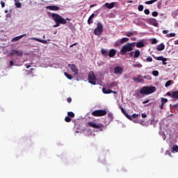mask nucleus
Returning a JSON list of instances; mask_svg holds the SVG:
<instances>
[{"label": "nucleus", "mask_w": 178, "mask_h": 178, "mask_svg": "<svg viewBox=\"0 0 178 178\" xmlns=\"http://www.w3.org/2000/svg\"><path fill=\"white\" fill-rule=\"evenodd\" d=\"M31 40H33L34 41H38V42H42V44H48V41L39 39L38 38H31Z\"/></svg>", "instance_id": "4468645a"}, {"label": "nucleus", "mask_w": 178, "mask_h": 178, "mask_svg": "<svg viewBox=\"0 0 178 178\" xmlns=\"http://www.w3.org/2000/svg\"><path fill=\"white\" fill-rule=\"evenodd\" d=\"M101 54L103 55V56H108V50L105 49H101Z\"/></svg>", "instance_id": "a878e982"}, {"label": "nucleus", "mask_w": 178, "mask_h": 178, "mask_svg": "<svg viewBox=\"0 0 178 178\" xmlns=\"http://www.w3.org/2000/svg\"><path fill=\"white\" fill-rule=\"evenodd\" d=\"M67 115L69 118H74V113L70 111L67 113Z\"/></svg>", "instance_id": "c9c22d12"}, {"label": "nucleus", "mask_w": 178, "mask_h": 178, "mask_svg": "<svg viewBox=\"0 0 178 178\" xmlns=\"http://www.w3.org/2000/svg\"><path fill=\"white\" fill-rule=\"evenodd\" d=\"M88 124L89 127H92V129H99V131H104V127H105L102 123L96 124L95 122H88Z\"/></svg>", "instance_id": "423d86ee"}, {"label": "nucleus", "mask_w": 178, "mask_h": 178, "mask_svg": "<svg viewBox=\"0 0 178 178\" xmlns=\"http://www.w3.org/2000/svg\"><path fill=\"white\" fill-rule=\"evenodd\" d=\"M131 118H132V120H136V122L135 123H138V120H135V119H138V118H140V114L134 113Z\"/></svg>", "instance_id": "5701e85b"}, {"label": "nucleus", "mask_w": 178, "mask_h": 178, "mask_svg": "<svg viewBox=\"0 0 178 178\" xmlns=\"http://www.w3.org/2000/svg\"><path fill=\"white\" fill-rule=\"evenodd\" d=\"M168 33H169V31H168V30L163 31V34H168Z\"/></svg>", "instance_id": "13d9d810"}, {"label": "nucleus", "mask_w": 178, "mask_h": 178, "mask_svg": "<svg viewBox=\"0 0 178 178\" xmlns=\"http://www.w3.org/2000/svg\"><path fill=\"white\" fill-rule=\"evenodd\" d=\"M152 74L153 76H159V72H158V70H154L152 72Z\"/></svg>", "instance_id": "ea45409f"}, {"label": "nucleus", "mask_w": 178, "mask_h": 178, "mask_svg": "<svg viewBox=\"0 0 178 178\" xmlns=\"http://www.w3.org/2000/svg\"><path fill=\"white\" fill-rule=\"evenodd\" d=\"M172 98L174 99H178V90L172 92Z\"/></svg>", "instance_id": "b1692460"}, {"label": "nucleus", "mask_w": 178, "mask_h": 178, "mask_svg": "<svg viewBox=\"0 0 178 178\" xmlns=\"http://www.w3.org/2000/svg\"><path fill=\"white\" fill-rule=\"evenodd\" d=\"M153 58H154V59H156V60H163V59H165V58H163V56H159V57L153 56Z\"/></svg>", "instance_id": "7c9ffc66"}, {"label": "nucleus", "mask_w": 178, "mask_h": 178, "mask_svg": "<svg viewBox=\"0 0 178 178\" xmlns=\"http://www.w3.org/2000/svg\"><path fill=\"white\" fill-rule=\"evenodd\" d=\"M157 51H163L165 49V44L163 43H161L156 47Z\"/></svg>", "instance_id": "aec40b11"}, {"label": "nucleus", "mask_w": 178, "mask_h": 178, "mask_svg": "<svg viewBox=\"0 0 178 178\" xmlns=\"http://www.w3.org/2000/svg\"><path fill=\"white\" fill-rule=\"evenodd\" d=\"M142 118H143V119H145V118H147V114L143 113V114H142Z\"/></svg>", "instance_id": "bf43d9fd"}, {"label": "nucleus", "mask_w": 178, "mask_h": 178, "mask_svg": "<svg viewBox=\"0 0 178 178\" xmlns=\"http://www.w3.org/2000/svg\"><path fill=\"white\" fill-rule=\"evenodd\" d=\"M120 109L121 110L123 115H124V116H126L129 119V120H131L132 122H134V123H137V121L133 120L131 115H129L127 112H126V110H124V108L122 106H120Z\"/></svg>", "instance_id": "6e6552de"}, {"label": "nucleus", "mask_w": 178, "mask_h": 178, "mask_svg": "<svg viewBox=\"0 0 178 178\" xmlns=\"http://www.w3.org/2000/svg\"><path fill=\"white\" fill-rule=\"evenodd\" d=\"M16 8H22V3L20 2L15 3Z\"/></svg>", "instance_id": "c03bdc74"}, {"label": "nucleus", "mask_w": 178, "mask_h": 178, "mask_svg": "<svg viewBox=\"0 0 178 178\" xmlns=\"http://www.w3.org/2000/svg\"><path fill=\"white\" fill-rule=\"evenodd\" d=\"M133 51V48L131 47V44H129V43L125 44L120 50L121 55H126L127 52H131Z\"/></svg>", "instance_id": "39448f33"}, {"label": "nucleus", "mask_w": 178, "mask_h": 178, "mask_svg": "<svg viewBox=\"0 0 178 178\" xmlns=\"http://www.w3.org/2000/svg\"><path fill=\"white\" fill-rule=\"evenodd\" d=\"M128 44H131V47L132 51H133V48H134L136 47V43L135 42L128 43Z\"/></svg>", "instance_id": "3c124183"}, {"label": "nucleus", "mask_w": 178, "mask_h": 178, "mask_svg": "<svg viewBox=\"0 0 178 178\" xmlns=\"http://www.w3.org/2000/svg\"><path fill=\"white\" fill-rule=\"evenodd\" d=\"M161 5H162V3L161 1H159L158 4H157V7L159 9H161Z\"/></svg>", "instance_id": "864d4df0"}, {"label": "nucleus", "mask_w": 178, "mask_h": 178, "mask_svg": "<svg viewBox=\"0 0 178 178\" xmlns=\"http://www.w3.org/2000/svg\"><path fill=\"white\" fill-rule=\"evenodd\" d=\"M165 154H168L170 156H172V154H171L170 152H169V151H167V152H165Z\"/></svg>", "instance_id": "0e129e2a"}, {"label": "nucleus", "mask_w": 178, "mask_h": 178, "mask_svg": "<svg viewBox=\"0 0 178 178\" xmlns=\"http://www.w3.org/2000/svg\"><path fill=\"white\" fill-rule=\"evenodd\" d=\"M172 83H173V81L172 80H169L165 83V87L166 88L170 87V86H172Z\"/></svg>", "instance_id": "cd10ccee"}, {"label": "nucleus", "mask_w": 178, "mask_h": 178, "mask_svg": "<svg viewBox=\"0 0 178 178\" xmlns=\"http://www.w3.org/2000/svg\"><path fill=\"white\" fill-rule=\"evenodd\" d=\"M141 77V75H138V77L133 78L134 81L136 83H144V79H140Z\"/></svg>", "instance_id": "2eb2a0df"}, {"label": "nucleus", "mask_w": 178, "mask_h": 178, "mask_svg": "<svg viewBox=\"0 0 178 178\" xmlns=\"http://www.w3.org/2000/svg\"><path fill=\"white\" fill-rule=\"evenodd\" d=\"M167 37H176V33H171L169 35H167Z\"/></svg>", "instance_id": "de8ad7c7"}, {"label": "nucleus", "mask_w": 178, "mask_h": 178, "mask_svg": "<svg viewBox=\"0 0 178 178\" xmlns=\"http://www.w3.org/2000/svg\"><path fill=\"white\" fill-rule=\"evenodd\" d=\"M116 86H118L116 82H112L109 84V88H113V87H116Z\"/></svg>", "instance_id": "473e14b6"}, {"label": "nucleus", "mask_w": 178, "mask_h": 178, "mask_svg": "<svg viewBox=\"0 0 178 178\" xmlns=\"http://www.w3.org/2000/svg\"><path fill=\"white\" fill-rule=\"evenodd\" d=\"M149 22L154 27H158V21L155 18H150Z\"/></svg>", "instance_id": "ddd939ff"}, {"label": "nucleus", "mask_w": 178, "mask_h": 178, "mask_svg": "<svg viewBox=\"0 0 178 178\" xmlns=\"http://www.w3.org/2000/svg\"><path fill=\"white\" fill-rule=\"evenodd\" d=\"M26 34L24 33V34L21 35L19 36H17V37H15L13 39V41H19V40H22V38H23V37H26Z\"/></svg>", "instance_id": "4be33fe9"}, {"label": "nucleus", "mask_w": 178, "mask_h": 178, "mask_svg": "<svg viewBox=\"0 0 178 178\" xmlns=\"http://www.w3.org/2000/svg\"><path fill=\"white\" fill-rule=\"evenodd\" d=\"M67 101L69 104H70V102H72V97H68Z\"/></svg>", "instance_id": "4d7b16f0"}, {"label": "nucleus", "mask_w": 178, "mask_h": 178, "mask_svg": "<svg viewBox=\"0 0 178 178\" xmlns=\"http://www.w3.org/2000/svg\"><path fill=\"white\" fill-rule=\"evenodd\" d=\"M156 91V87L155 86H144L143 87L139 92L144 95H149Z\"/></svg>", "instance_id": "f03ea898"}, {"label": "nucleus", "mask_w": 178, "mask_h": 178, "mask_svg": "<svg viewBox=\"0 0 178 178\" xmlns=\"http://www.w3.org/2000/svg\"><path fill=\"white\" fill-rule=\"evenodd\" d=\"M123 73V67L117 66L114 68V74H122Z\"/></svg>", "instance_id": "9b49d317"}, {"label": "nucleus", "mask_w": 178, "mask_h": 178, "mask_svg": "<svg viewBox=\"0 0 178 178\" xmlns=\"http://www.w3.org/2000/svg\"><path fill=\"white\" fill-rule=\"evenodd\" d=\"M134 67H143V65L138 63V64H134Z\"/></svg>", "instance_id": "37998d69"}, {"label": "nucleus", "mask_w": 178, "mask_h": 178, "mask_svg": "<svg viewBox=\"0 0 178 178\" xmlns=\"http://www.w3.org/2000/svg\"><path fill=\"white\" fill-rule=\"evenodd\" d=\"M1 8H5V2L1 1Z\"/></svg>", "instance_id": "6e6d98bb"}, {"label": "nucleus", "mask_w": 178, "mask_h": 178, "mask_svg": "<svg viewBox=\"0 0 178 178\" xmlns=\"http://www.w3.org/2000/svg\"><path fill=\"white\" fill-rule=\"evenodd\" d=\"M108 118H109L110 122H112L113 120V114H112V113H108Z\"/></svg>", "instance_id": "2f4dec72"}, {"label": "nucleus", "mask_w": 178, "mask_h": 178, "mask_svg": "<svg viewBox=\"0 0 178 178\" xmlns=\"http://www.w3.org/2000/svg\"><path fill=\"white\" fill-rule=\"evenodd\" d=\"M166 102H168V99L162 97L161 98V104H162V105H165V104H166Z\"/></svg>", "instance_id": "e433bc0d"}, {"label": "nucleus", "mask_w": 178, "mask_h": 178, "mask_svg": "<svg viewBox=\"0 0 178 178\" xmlns=\"http://www.w3.org/2000/svg\"><path fill=\"white\" fill-rule=\"evenodd\" d=\"M158 40L155 38L152 39V44H157Z\"/></svg>", "instance_id": "09e8293b"}, {"label": "nucleus", "mask_w": 178, "mask_h": 178, "mask_svg": "<svg viewBox=\"0 0 178 178\" xmlns=\"http://www.w3.org/2000/svg\"><path fill=\"white\" fill-rule=\"evenodd\" d=\"M102 92H104V94H112V90L111 89H106L105 88H102Z\"/></svg>", "instance_id": "393cba45"}, {"label": "nucleus", "mask_w": 178, "mask_h": 178, "mask_svg": "<svg viewBox=\"0 0 178 178\" xmlns=\"http://www.w3.org/2000/svg\"><path fill=\"white\" fill-rule=\"evenodd\" d=\"M10 55V56H13V55H17V56H23V51L21 50L13 49Z\"/></svg>", "instance_id": "9d476101"}, {"label": "nucleus", "mask_w": 178, "mask_h": 178, "mask_svg": "<svg viewBox=\"0 0 178 178\" xmlns=\"http://www.w3.org/2000/svg\"><path fill=\"white\" fill-rule=\"evenodd\" d=\"M148 102H149V99H147L145 101H143V104H148Z\"/></svg>", "instance_id": "052dcab7"}, {"label": "nucleus", "mask_w": 178, "mask_h": 178, "mask_svg": "<svg viewBox=\"0 0 178 178\" xmlns=\"http://www.w3.org/2000/svg\"><path fill=\"white\" fill-rule=\"evenodd\" d=\"M144 13H145V15H149V9H145L144 10Z\"/></svg>", "instance_id": "603ef678"}, {"label": "nucleus", "mask_w": 178, "mask_h": 178, "mask_svg": "<svg viewBox=\"0 0 178 178\" xmlns=\"http://www.w3.org/2000/svg\"><path fill=\"white\" fill-rule=\"evenodd\" d=\"M64 74L69 80H72V79H73V76L67 72H65Z\"/></svg>", "instance_id": "bb28decb"}, {"label": "nucleus", "mask_w": 178, "mask_h": 178, "mask_svg": "<svg viewBox=\"0 0 178 178\" xmlns=\"http://www.w3.org/2000/svg\"><path fill=\"white\" fill-rule=\"evenodd\" d=\"M51 17L56 23L54 27H59L60 24H66V23H67V21L58 14L52 13Z\"/></svg>", "instance_id": "f257e3e1"}, {"label": "nucleus", "mask_w": 178, "mask_h": 178, "mask_svg": "<svg viewBox=\"0 0 178 178\" xmlns=\"http://www.w3.org/2000/svg\"><path fill=\"white\" fill-rule=\"evenodd\" d=\"M74 45H77V43H74V44H71V45L70 46V48H72V47H74Z\"/></svg>", "instance_id": "69168bd1"}, {"label": "nucleus", "mask_w": 178, "mask_h": 178, "mask_svg": "<svg viewBox=\"0 0 178 178\" xmlns=\"http://www.w3.org/2000/svg\"><path fill=\"white\" fill-rule=\"evenodd\" d=\"M129 56H130L131 58H133V56L134 57V51H131L128 54Z\"/></svg>", "instance_id": "49530a36"}, {"label": "nucleus", "mask_w": 178, "mask_h": 178, "mask_svg": "<svg viewBox=\"0 0 178 178\" xmlns=\"http://www.w3.org/2000/svg\"><path fill=\"white\" fill-rule=\"evenodd\" d=\"M140 55H141V52H140V50L136 49V50H135V51H134V58L135 59L140 58Z\"/></svg>", "instance_id": "f3484780"}, {"label": "nucleus", "mask_w": 178, "mask_h": 178, "mask_svg": "<svg viewBox=\"0 0 178 178\" xmlns=\"http://www.w3.org/2000/svg\"><path fill=\"white\" fill-rule=\"evenodd\" d=\"M125 35L127 37H132V35H134V33H133V32H127L125 33Z\"/></svg>", "instance_id": "f704fd0d"}, {"label": "nucleus", "mask_w": 178, "mask_h": 178, "mask_svg": "<svg viewBox=\"0 0 178 178\" xmlns=\"http://www.w3.org/2000/svg\"><path fill=\"white\" fill-rule=\"evenodd\" d=\"M65 120L67 122V123H70V122H72V118H70L69 116H67L65 117Z\"/></svg>", "instance_id": "4c0bfd02"}, {"label": "nucleus", "mask_w": 178, "mask_h": 178, "mask_svg": "<svg viewBox=\"0 0 178 178\" xmlns=\"http://www.w3.org/2000/svg\"><path fill=\"white\" fill-rule=\"evenodd\" d=\"M116 54H118V50L115 49H111L109 50L108 56L109 58H114Z\"/></svg>", "instance_id": "f8f14e48"}, {"label": "nucleus", "mask_w": 178, "mask_h": 178, "mask_svg": "<svg viewBox=\"0 0 178 178\" xmlns=\"http://www.w3.org/2000/svg\"><path fill=\"white\" fill-rule=\"evenodd\" d=\"M95 17V14L92 13L88 19V24H92L94 23V21H92V18Z\"/></svg>", "instance_id": "6ab92c4d"}, {"label": "nucleus", "mask_w": 178, "mask_h": 178, "mask_svg": "<svg viewBox=\"0 0 178 178\" xmlns=\"http://www.w3.org/2000/svg\"><path fill=\"white\" fill-rule=\"evenodd\" d=\"M138 10H139V12H143V10H144V6L143 5L138 6Z\"/></svg>", "instance_id": "58836bf2"}, {"label": "nucleus", "mask_w": 178, "mask_h": 178, "mask_svg": "<svg viewBox=\"0 0 178 178\" xmlns=\"http://www.w3.org/2000/svg\"><path fill=\"white\" fill-rule=\"evenodd\" d=\"M166 60H168V58H165L162 61V64L164 65H168V63H166Z\"/></svg>", "instance_id": "a18cd8bd"}, {"label": "nucleus", "mask_w": 178, "mask_h": 178, "mask_svg": "<svg viewBox=\"0 0 178 178\" xmlns=\"http://www.w3.org/2000/svg\"><path fill=\"white\" fill-rule=\"evenodd\" d=\"M10 67L13 66V61H12V60L10 61Z\"/></svg>", "instance_id": "338daca9"}, {"label": "nucleus", "mask_w": 178, "mask_h": 178, "mask_svg": "<svg viewBox=\"0 0 178 178\" xmlns=\"http://www.w3.org/2000/svg\"><path fill=\"white\" fill-rule=\"evenodd\" d=\"M129 41L128 38H123L120 40V44H124V42H127Z\"/></svg>", "instance_id": "c85d7f7f"}, {"label": "nucleus", "mask_w": 178, "mask_h": 178, "mask_svg": "<svg viewBox=\"0 0 178 178\" xmlns=\"http://www.w3.org/2000/svg\"><path fill=\"white\" fill-rule=\"evenodd\" d=\"M68 67L71 69L72 72H74V74H79V68L74 64H68Z\"/></svg>", "instance_id": "1a4fd4ad"}, {"label": "nucleus", "mask_w": 178, "mask_h": 178, "mask_svg": "<svg viewBox=\"0 0 178 178\" xmlns=\"http://www.w3.org/2000/svg\"><path fill=\"white\" fill-rule=\"evenodd\" d=\"M136 46L137 48H144V47H145V44H144L143 42L140 41V42H138Z\"/></svg>", "instance_id": "412c9836"}, {"label": "nucleus", "mask_w": 178, "mask_h": 178, "mask_svg": "<svg viewBox=\"0 0 178 178\" xmlns=\"http://www.w3.org/2000/svg\"><path fill=\"white\" fill-rule=\"evenodd\" d=\"M143 79H145L146 80H152V77H151L150 75H145L143 76Z\"/></svg>", "instance_id": "79ce46f5"}, {"label": "nucleus", "mask_w": 178, "mask_h": 178, "mask_svg": "<svg viewBox=\"0 0 178 178\" xmlns=\"http://www.w3.org/2000/svg\"><path fill=\"white\" fill-rule=\"evenodd\" d=\"M46 8L49 10H59V8L56 6H48Z\"/></svg>", "instance_id": "a211bd4d"}, {"label": "nucleus", "mask_w": 178, "mask_h": 178, "mask_svg": "<svg viewBox=\"0 0 178 178\" xmlns=\"http://www.w3.org/2000/svg\"><path fill=\"white\" fill-rule=\"evenodd\" d=\"M88 83H90V84H92V86H95L97 84V76H95L94 72H89L88 75Z\"/></svg>", "instance_id": "7ed1b4c3"}, {"label": "nucleus", "mask_w": 178, "mask_h": 178, "mask_svg": "<svg viewBox=\"0 0 178 178\" xmlns=\"http://www.w3.org/2000/svg\"><path fill=\"white\" fill-rule=\"evenodd\" d=\"M177 106H178V104L175 105V108H177Z\"/></svg>", "instance_id": "774afa93"}, {"label": "nucleus", "mask_w": 178, "mask_h": 178, "mask_svg": "<svg viewBox=\"0 0 178 178\" xmlns=\"http://www.w3.org/2000/svg\"><path fill=\"white\" fill-rule=\"evenodd\" d=\"M144 62H152V57L148 56Z\"/></svg>", "instance_id": "a19ab883"}, {"label": "nucleus", "mask_w": 178, "mask_h": 178, "mask_svg": "<svg viewBox=\"0 0 178 178\" xmlns=\"http://www.w3.org/2000/svg\"><path fill=\"white\" fill-rule=\"evenodd\" d=\"M152 15L154 17H156V16H158V12L154 11L152 13Z\"/></svg>", "instance_id": "8fccbe9b"}, {"label": "nucleus", "mask_w": 178, "mask_h": 178, "mask_svg": "<svg viewBox=\"0 0 178 178\" xmlns=\"http://www.w3.org/2000/svg\"><path fill=\"white\" fill-rule=\"evenodd\" d=\"M172 151H173V152H178V145H173Z\"/></svg>", "instance_id": "72a5a7b5"}, {"label": "nucleus", "mask_w": 178, "mask_h": 178, "mask_svg": "<svg viewBox=\"0 0 178 178\" xmlns=\"http://www.w3.org/2000/svg\"><path fill=\"white\" fill-rule=\"evenodd\" d=\"M104 33V24L101 22L97 24V27L94 30L95 35H101Z\"/></svg>", "instance_id": "20e7f679"}, {"label": "nucleus", "mask_w": 178, "mask_h": 178, "mask_svg": "<svg viewBox=\"0 0 178 178\" xmlns=\"http://www.w3.org/2000/svg\"><path fill=\"white\" fill-rule=\"evenodd\" d=\"M25 66H26V69H30V67H31V65H27V64H26Z\"/></svg>", "instance_id": "680f3d73"}, {"label": "nucleus", "mask_w": 178, "mask_h": 178, "mask_svg": "<svg viewBox=\"0 0 178 178\" xmlns=\"http://www.w3.org/2000/svg\"><path fill=\"white\" fill-rule=\"evenodd\" d=\"M140 124H141V126H145V121H140Z\"/></svg>", "instance_id": "5fc2aeb1"}, {"label": "nucleus", "mask_w": 178, "mask_h": 178, "mask_svg": "<svg viewBox=\"0 0 178 178\" xmlns=\"http://www.w3.org/2000/svg\"><path fill=\"white\" fill-rule=\"evenodd\" d=\"M154 2H156V0L147 1H145V3L146 5H152V3H154Z\"/></svg>", "instance_id": "c756f323"}, {"label": "nucleus", "mask_w": 178, "mask_h": 178, "mask_svg": "<svg viewBox=\"0 0 178 178\" xmlns=\"http://www.w3.org/2000/svg\"><path fill=\"white\" fill-rule=\"evenodd\" d=\"M167 95L168 97H172V92H167Z\"/></svg>", "instance_id": "e2e57ef3"}, {"label": "nucleus", "mask_w": 178, "mask_h": 178, "mask_svg": "<svg viewBox=\"0 0 178 178\" xmlns=\"http://www.w3.org/2000/svg\"><path fill=\"white\" fill-rule=\"evenodd\" d=\"M106 113H108L105 110H95L91 115L95 118H101V116H105Z\"/></svg>", "instance_id": "0eeeda50"}, {"label": "nucleus", "mask_w": 178, "mask_h": 178, "mask_svg": "<svg viewBox=\"0 0 178 178\" xmlns=\"http://www.w3.org/2000/svg\"><path fill=\"white\" fill-rule=\"evenodd\" d=\"M104 6H106V8H108V9H113V8H115V3H106L104 4Z\"/></svg>", "instance_id": "dca6fc26"}]
</instances>
